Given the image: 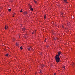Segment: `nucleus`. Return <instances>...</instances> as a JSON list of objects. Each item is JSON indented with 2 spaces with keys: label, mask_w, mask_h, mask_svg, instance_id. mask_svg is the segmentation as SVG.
Instances as JSON below:
<instances>
[{
  "label": "nucleus",
  "mask_w": 75,
  "mask_h": 75,
  "mask_svg": "<svg viewBox=\"0 0 75 75\" xmlns=\"http://www.w3.org/2000/svg\"><path fill=\"white\" fill-rule=\"evenodd\" d=\"M35 74H36V73H35Z\"/></svg>",
  "instance_id": "a878e982"
},
{
  "label": "nucleus",
  "mask_w": 75,
  "mask_h": 75,
  "mask_svg": "<svg viewBox=\"0 0 75 75\" xmlns=\"http://www.w3.org/2000/svg\"><path fill=\"white\" fill-rule=\"evenodd\" d=\"M13 41H15V40H16V39H15L14 38H13Z\"/></svg>",
  "instance_id": "f3484780"
},
{
  "label": "nucleus",
  "mask_w": 75,
  "mask_h": 75,
  "mask_svg": "<svg viewBox=\"0 0 75 75\" xmlns=\"http://www.w3.org/2000/svg\"><path fill=\"white\" fill-rule=\"evenodd\" d=\"M8 54H6V57H8Z\"/></svg>",
  "instance_id": "ddd939ff"
},
{
  "label": "nucleus",
  "mask_w": 75,
  "mask_h": 75,
  "mask_svg": "<svg viewBox=\"0 0 75 75\" xmlns=\"http://www.w3.org/2000/svg\"><path fill=\"white\" fill-rule=\"evenodd\" d=\"M13 17H14V16H13Z\"/></svg>",
  "instance_id": "5701e85b"
},
{
  "label": "nucleus",
  "mask_w": 75,
  "mask_h": 75,
  "mask_svg": "<svg viewBox=\"0 0 75 75\" xmlns=\"http://www.w3.org/2000/svg\"><path fill=\"white\" fill-rule=\"evenodd\" d=\"M55 59L56 60V62H57V63L59 62H60V59H61L59 58V57L56 56L55 57Z\"/></svg>",
  "instance_id": "f257e3e1"
},
{
  "label": "nucleus",
  "mask_w": 75,
  "mask_h": 75,
  "mask_svg": "<svg viewBox=\"0 0 75 75\" xmlns=\"http://www.w3.org/2000/svg\"><path fill=\"white\" fill-rule=\"evenodd\" d=\"M35 34V31L33 32L32 33V34Z\"/></svg>",
  "instance_id": "0eeeda50"
},
{
  "label": "nucleus",
  "mask_w": 75,
  "mask_h": 75,
  "mask_svg": "<svg viewBox=\"0 0 75 75\" xmlns=\"http://www.w3.org/2000/svg\"><path fill=\"white\" fill-rule=\"evenodd\" d=\"M42 66L43 67H44L45 65L44 64L42 65Z\"/></svg>",
  "instance_id": "4468645a"
},
{
  "label": "nucleus",
  "mask_w": 75,
  "mask_h": 75,
  "mask_svg": "<svg viewBox=\"0 0 75 75\" xmlns=\"http://www.w3.org/2000/svg\"><path fill=\"white\" fill-rule=\"evenodd\" d=\"M29 7H30V8H31V7H32L31 6V5H29Z\"/></svg>",
  "instance_id": "9b49d317"
},
{
  "label": "nucleus",
  "mask_w": 75,
  "mask_h": 75,
  "mask_svg": "<svg viewBox=\"0 0 75 75\" xmlns=\"http://www.w3.org/2000/svg\"><path fill=\"white\" fill-rule=\"evenodd\" d=\"M58 54L56 55V57H59V55H60V54H61V52H58Z\"/></svg>",
  "instance_id": "f03ea898"
},
{
  "label": "nucleus",
  "mask_w": 75,
  "mask_h": 75,
  "mask_svg": "<svg viewBox=\"0 0 75 75\" xmlns=\"http://www.w3.org/2000/svg\"><path fill=\"white\" fill-rule=\"evenodd\" d=\"M24 14H27V12H25L24 13Z\"/></svg>",
  "instance_id": "9d476101"
},
{
  "label": "nucleus",
  "mask_w": 75,
  "mask_h": 75,
  "mask_svg": "<svg viewBox=\"0 0 75 75\" xmlns=\"http://www.w3.org/2000/svg\"><path fill=\"white\" fill-rule=\"evenodd\" d=\"M62 68H64V69H65V66H64Z\"/></svg>",
  "instance_id": "dca6fc26"
},
{
  "label": "nucleus",
  "mask_w": 75,
  "mask_h": 75,
  "mask_svg": "<svg viewBox=\"0 0 75 75\" xmlns=\"http://www.w3.org/2000/svg\"><path fill=\"white\" fill-rule=\"evenodd\" d=\"M22 30L23 31H25V28H22Z\"/></svg>",
  "instance_id": "20e7f679"
},
{
  "label": "nucleus",
  "mask_w": 75,
  "mask_h": 75,
  "mask_svg": "<svg viewBox=\"0 0 75 75\" xmlns=\"http://www.w3.org/2000/svg\"><path fill=\"white\" fill-rule=\"evenodd\" d=\"M7 28H8V26H7L6 25L5 26V30H7Z\"/></svg>",
  "instance_id": "7ed1b4c3"
},
{
  "label": "nucleus",
  "mask_w": 75,
  "mask_h": 75,
  "mask_svg": "<svg viewBox=\"0 0 75 75\" xmlns=\"http://www.w3.org/2000/svg\"><path fill=\"white\" fill-rule=\"evenodd\" d=\"M30 10H31V11H33V9L31 8H30Z\"/></svg>",
  "instance_id": "6e6552de"
},
{
  "label": "nucleus",
  "mask_w": 75,
  "mask_h": 75,
  "mask_svg": "<svg viewBox=\"0 0 75 75\" xmlns=\"http://www.w3.org/2000/svg\"><path fill=\"white\" fill-rule=\"evenodd\" d=\"M20 48L21 49V50H23V48H22V47H20Z\"/></svg>",
  "instance_id": "2eb2a0df"
},
{
  "label": "nucleus",
  "mask_w": 75,
  "mask_h": 75,
  "mask_svg": "<svg viewBox=\"0 0 75 75\" xmlns=\"http://www.w3.org/2000/svg\"><path fill=\"white\" fill-rule=\"evenodd\" d=\"M48 47H49V46H47V48H48Z\"/></svg>",
  "instance_id": "412c9836"
},
{
  "label": "nucleus",
  "mask_w": 75,
  "mask_h": 75,
  "mask_svg": "<svg viewBox=\"0 0 75 75\" xmlns=\"http://www.w3.org/2000/svg\"><path fill=\"white\" fill-rule=\"evenodd\" d=\"M44 18H46V15H45L44 16Z\"/></svg>",
  "instance_id": "f8f14e48"
},
{
  "label": "nucleus",
  "mask_w": 75,
  "mask_h": 75,
  "mask_svg": "<svg viewBox=\"0 0 75 75\" xmlns=\"http://www.w3.org/2000/svg\"><path fill=\"white\" fill-rule=\"evenodd\" d=\"M16 46H18L19 45V44H18L17 43H16Z\"/></svg>",
  "instance_id": "423d86ee"
},
{
  "label": "nucleus",
  "mask_w": 75,
  "mask_h": 75,
  "mask_svg": "<svg viewBox=\"0 0 75 75\" xmlns=\"http://www.w3.org/2000/svg\"><path fill=\"white\" fill-rule=\"evenodd\" d=\"M28 51H30V50H31V48L30 47L29 48H28Z\"/></svg>",
  "instance_id": "39448f33"
},
{
  "label": "nucleus",
  "mask_w": 75,
  "mask_h": 75,
  "mask_svg": "<svg viewBox=\"0 0 75 75\" xmlns=\"http://www.w3.org/2000/svg\"><path fill=\"white\" fill-rule=\"evenodd\" d=\"M53 75H56V74L55 73Z\"/></svg>",
  "instance_id": "4be33fe9"
},
{
  "label": "nucleus",
  "mask_w": 75,
  "mask_h": 75,
  "mask_svg": "<svg viewBox=\"0 0 75 75\" xmlns=\"http://www.w3.org/2000/svg\"><path fill=\"white\" fill-rule=\"evenodd\" d=\"M45 41H46V40H45Z\"/></svg>",
  "instance_id": "b1692460"
},
{
  "label": "nucleus",
  "mask_w": 75,
  "mask_h": 75,
  "mask_svg": "<svg viewBox=\"0 0 75 75\" xmlns=\"http://www.w3.org/2000/svg\"><path fill=\"white\" fill-rule=\"evenodd\" d=\"M40 73H41V74L42 73V72H41V71H40Z\"/></svg>",
  "instance_id": "a211bd4d"
},
{
  "label": "nucleus",
  "mask_w": 75,
  "mask_h": 75,
  "mask_svg": "<svg viewBox=\"0 0 75 75\" xmlns=\"http://www.w3.org/2000/svg\"><path fill=\"white\" fill-rule=\"evenodd\" d=\"M35 3H36V2L35 1Z\"/></svg>",
  "instance_id": "bb28decb"
},
{
  "label": "nucleus",
  "mask_w": 75,
  "mask_h": 75,
  "mask_svg": "<svg viewBox=\"0 0 75 75\" xmlns=\"http://www.w3.org/2000/svg\"><path fill=\"white\" fill-rule=\"evenodd\" d=\"M64 0V1H65V0Z\"/></svg>",
  "instance_id": "393cba45"
},
{
  "label": "nucleus",
  "mask_w": 75,
  "mask_h": 75,
  "mask_svg": "<svg viewBox=\"0 0 75 75\" xmlns=\"http://www.w3.org/2000/svg\"><path fill=\"white\" fill-rule=\"evenodd\" d=\"M20 12H22V10H21V11H20Z\"/></svg>",
  "instance_id": "aec40b11"
},
{
  "label": "nucleus",
  "mask_w": 75,
  "mask_h": 75,
  "mask_svg": "<svg viewBox=\"0 0 75 75\" xmlns=\"http://www.w3.org/2000/svg\"><path fill=\"white\" fill-rule=\"evenodd\" d=\"M64 2H67V1L66 0H65L64 1Z\"/></svg>",
  "instance_id": "6ab92c4d"
},
{
  "label": "nucleus",
  "mask_w": 75,
  "mask_h": 75,
  "mask_svg": "<svg viewBox=\"0 0 75 75\" xmlns=\"http://www.w3.org/2000/svg\"><path fill=\"white\" fill-rule=\"evenodd\" d=\"M9 11H11V9H9L8 10Z\"/></svg>",
  "instance_id": "1a4fd4ad"
}]
</instances>
